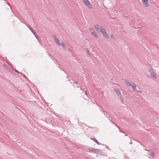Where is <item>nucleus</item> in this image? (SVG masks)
I'll return each instance as SVG.
<instances>
[{
  "label": "nucleus",
  "instance_id": "1",
  "mask_svg": "<svg viewBox=\"0 0 159 159\" xmlns=\"http://www.w3.org/2000/svg\"><path fill=\"white\" fill-rule=\"evenodd\" d=\"M53 36L55 41L58 46H60L61 45L63 49H66V44L65 43H60L59 40L57 38L56 35H54Z\"/></svg>",
  "mask_w": 159,
  "mask_h": 159
},
{
  "label": "nucleus",
  "instance_id": "2",
  "mask_svg": "<svg viewBox=\"0 0 159 159\" xmlns=\"http://www.w3.org/2000/svg\"><path fill=\"white\" fill-rule=\"evenodd\" d=\"M81 89L82 92V93H81L83 94V96H84V98L85 99H86L87 97H88V94L86 92L87 89L85 88L84 86H82L81 88Z\"/></svg>",
  "mask_w": 159,
  "mask_h": 159
},
{
  "label": "nucleus",
  "instance_id": "3",
  "mask_svg": "<svg viewBox=\"0 0 159 159\" xmlns=\"http://www.w3.org/2000/svg\"><path fill=\"white\" fill-rule=\"evenodd\" d=\"M84 3L86 5L87 7L89 9H92L93 8L92 5L90 3L88 0H82Z\"/></svg>",
  "mask_w": 159,
  "mask_h": 159
},
{
  "label": "nucleus",
  "instance_id": "4",
  "mask_svg": "<svg viewBox=\"0 0 159 159\" xmlns=\"http://www.w3.org/2000/svg\"><path fill=\"white\" fill-rule=\"evenodd\" d=\"M132 89L133 91H135L136 93H142V92L141 90H137L136 85L134 84H132Z\"/></svg>",
  "mask_w": 159,
  "mask_h": 159
},
{
  "label": "nucleus",
  "instance_id": "5",
  "mask_svg": "<svg viewBox=\"0 0 159 159\" xmlns=\"http://www.w3.org/2000/svg\"><path fill=\"white\" fill-rule=\"evenodd\" d=\"M149 72L151 73L150 75L155 79H157V77L156 75L154 74V72L153 69L151 68L149 70Z\"/></svg>",
  "mask_w": 159,
  "mask_h": 159
},
{
  "label": "nucleus",
  "instance_id": "6",
  "mask_svg": "<svg viewBox=\"0 0 159 159\" xmlns=\"http://www.w3.org/2000/svg\"><path fill=\"white\" fill-rule=\"evenodd\" d=\"M94 27L97 30L100 32L102 30H101L103 28L102 26L98 24L95 25Z\"/></svg>",
  "mask_w": 159,
  "mask_h": 159
},
{
  "label": "nucleus",
  "instance_id": "7",
  "mask_svg": "<svg viewBox=\"0 0 159 159\" xmlns=\"http://www.w3.org/2000/svg\"><path fill=\"white\" fill-rule=\"evenodd\" d=\"M115 92L116 93L118 97H120L122 96L121 92L119 89L117 88H116L114 90Z\"/></svg>",
  "mask_w": 159,
  "mask_h": 159
},
{
  "label": "nucleus",
  "instance_id": "8",
  "mask_svg": "<svg viewBox=\"0 0 159 159\" xmlns=\"http://www.w3.org/2000/svg\"><path fill=\"white\" fill-rule=\"evenodd\" d=\"M89 150L93 152L94 153H98L99 152V151H100V149H96L93 148H90Z\"/></svg>",
  "mask_w": 159,
  "mask_h": 159
},
{
  "label": "nucleus",
  "instance_id": "9",
  "mask_svg": "<svg viewBox=\"0 0 159 159\" xmlns=\"http://www.w3.org/2000/svg\"><path fill=\"white\" fill-rule=\"evenodd\" d=\"M146 151H148L150 152L149 155H151L152 157H155V154L154 152L152 150H147L146 149H144Z\"/></svg>",
  "mask_w": 159,
  "mask_h": 159
},
{
  "label": "nucleus",
  "instance_id": "10",
  "mask_svg": "<svg viewBox=\"0 0 159 159\" xmlns=\"http://www.w3.org/2000/svg\"><path fill=\"white\" fill-rule=\"evenodd\" d=\"M142 2L145 7H148L149 6L148 0H142Z\"/></svg>",
  "mask_w": 159,
  "mask_h": 159
},
{
  "label": "nucleus",
  "instance_id": "11",
  "mask_svg": "<svg viewBox=\"0 0 159 159\" xmlns=\"http://www.w3.org/2000/svg\"><path fill=\"white\" fill-rule=\"evenodd\" d=\"M91 140H93L95 143H96L98 145H100L101 144L96 139V138H91L90 139Z\"/></svg>",
  "mask_w": 159,
  "mask_h": 159
},
{
  "label": "nucleus",
  "instance_id": "12",
  "mask_svg": "<svg viewBox=\"0 0 159 159\" xmlns=\"http://www.w3.org/2000/svg\"><path fill=\"white\" fill-rule=\"evenodd\" d=\"M27 26L29 28V29L31 30V32L33 33L34 35H35V32L34 31L33 29L31 27V26L29 25H27Z\"/></svg>",
  "mask_w": 159,
  "mask_h": 159
},
{
  "label": "nucleus",
  "instance_id": "13",
  "mask_svg": "<svg viewBox=\"0 0 159 159\" xmlns=\"http://www.w3.org/2000/svg\"><path fill=\"white\" fill-rule=\"evenodd\" d=\"M86 53H87L89 55L92 56V54L89 51V50L88 48H86Z\"/></svg>",
  "mask_w": 159,
  "mask_h": 159
},
{
  "label": "nucleus",
  "instance_id": "14",
  "mask_svg": "<svg viewBox=\"0 0 159 159\" xmlns=\"http://www.w3.org/2000/svg\"><path fill=\"white\" fill-rule=\"evenodd\" d=\"M101 30H101L100 32H101L102 34L103 35L106 32V30L105 28H103Z\"/></svg>",
  "mask_w": 159,
  "mask_h": 159
},
{
  "label": "nucleus",
  "instance_id": "15",
  "mask_svg": "<svg viewBox=\"0 0 159 159\" xmlns=\"http://www.w3.org/2000/svg\"><path fill=\"white\" fill-rule=\"evenodd\" d=\"M91 34L94 37L97 38L98 36L97 34L96 33V32H92V33Z\"/></svg>",
  "mask_w": 159,
  "mask_h": 159
},
{
  "label": "nucleus",
  "instance_id": "16",
  "mask_svg": "<svg viewBox=\"0 0 159 159\" xmlns=\"http://www.w3.org/2000/svg\"><path fill=\"white\" fill-rule=\"evenodd\" d=\"M103 35L105 37H106L107 39H109V36L108 35L107 33V32H106L104 34H103Z\"/></svg>",
  "mask_w": 159,
  "mask_h": 159
},
{
  "label": "nucleus",
  "instance_id": "17",
  "mask_svg": "<svg viewBox=\"0 0 159 159\" xmlns=\"http://www.w3.org/2000/svg\"><path fill=\"white\" fill-rule=\"evenodd\" d=\"M119 97L120 99L121 100V102L123 103H124V99H123V97H122V96H120Z\"/></svg>",
  "mask_w": 159,
  "mask_h": 159
},
{
  "label": "nucleus",
  "instance_id": "18",
  "mask_svg": "<svg viewBox=\"0 0 159 159\" xmlns=\"http://www.w3.org/2000/svg\"><path fill=\"white\" fill-rule=\"evenodd\" d=\"M89 30L90 32L91 33V34H92V32H94V30L92 28H89Z\"/></svg>",
  "mask_w": 159,
  "mask_h": 159
},
{
  "label": "nucleus",
  "instance_id": "19",
  "mask_svg": "<svg viewBox=\"0 0 159 159\" xmlns=\"http://www.w3.org/2000/svg\"><path fill=\"white\" fill-rule=\"evenodd\" d=\"M125 83L127 85H128V84L129 83V82L128 80H125Z\"/></svg>",
  "mask_w": 159,
  "mask_h": 159
},
{
  "label": "nucleus",
  "instance_id": "20",
  "mask_svg": "<svg viewBox=\"0 0 159 159\" xmlns=\"http://www.w3.org/2000/svg\"><path fill=\"white\" fill-rule=\"evenodd\" d=\"M132 84H133V83H132V82H129V84H128V85H129V86H132Z\"/></svg>",
  "mask_w": 159,
  "mask_h": 159
},
{
  "label": "nucleus",
  "instance_id": "21",
  "mask_svg": "<svg viewBox=\"0 0 159 159\" xmlns=\"http://www.w3.org/2000/svg\"><path fill=\"white\" fill-rule=\"evenodd\" d=\"M35 35H35V37L37 38V39L38 40L39 39H38V35H37V34L36 33H35Z\"/></svg>",
  "mask_w": 159,
  "mask_h": 159
},
{
  "label": "nucleus",
  "instance_id": "22",
  "mask_svg": "<svg viewBox=\"0 0 159 159\" xmlns=\"http://www.w3.org/2000/svg\"><path fill=\"white\" fill-rule=\"evenodd\" d=\"M103 112H104V115H106L107 114V112L106 111H103Z\"/></svg>",
  "mask_w": 159,
  "mask_h": 159
},
{
  "label": "nucleus",
  "instance_id": "23",
  "mask_svg": "<svg viewBox=\"0 0 159 159\" xmlns=\"http://www.w3.org/2000/svg\"><path fill=\"white\" fill-rule=\"evenodd\" d=\"M15 71H16V72L17 73H19V72L18 71H17L16 70H16H15Z\"/></svg>",
  "mask_w": 159,
  "mask_h": 159
},
{
  "label": "nucleus",
  "instance_id": "24",
  "mask_svg": "<svg viewBox=\"0 0 159 159\" xmlns=\"http://www.w3.org/2000/svg\"><path fill=\"white\" fill-rule=\"evenodd\" d=\"M98 153H102V151L100 150V151H99V152H98Z\"/></svg>",
  "mask_w": 159,
  "mask_h": 159
},
{
  "label": "nucleus",
  "instance_id": "25",
  "mask_svg": "<svg viewBox=\"0 0 159 159\" xmlns=\"http://www.w3.org/2000/svg\"><path fill=\"white\" fill-rule=\"evenodd\" d=\"M130 144H132V141H131L130 143H129Z\"/></svg>",
  "mask_w": 159,
  "mask_h": 159
},
{
  "label": "nucleus",
  "instance_id": "26",
  "mask_svg": "<svg viewBox=\"0 0 159 159\" xmlns=\"http://www.w3.org/2000/svg\"><path fill=\"white\" fill-rule=\"evenodd\" d=\"M111 38H114V37H113V36L111 35Z\"/></svg>",
  "mask_w": 159,
  "mask_h": 159
},
{
  "label": "nucleus",
  "instance_id": "27",
  "mask_svg": "<svg viewBox=\"0 0 159 159\" xmlns=\"http://www.w3.org/2000/svg\"><path fill=\"white\" fill-rule=\"evenodd\" d=\"M106 148H107V149H108V148H109V147H108V146H106Z\"/></svg>",
  "mask_w": 159,
  "mask_h": 159
},
{
  "label": "nucleus",
  "instance_id": "28",
  "mask_svg": "<svg viewBox=\"0 0 159 159\" xmlns=\"http://www.w3.org/2000/svg\"><path fill=\"white\" fill-rule=\"evenodd\" d=\"M77 82H75L74 83H75V84H77Z\"/></svg>",
  "mask_w": 159,
  "mask_h": 159
},
{
  "label": "nucleus",
  "instance_id": "29",
  "mask_svg": "<svg viewBox=\"0 0 159 159\" xmlns=\"http://www.w3.org/2000/svg\"><path fill=\"white\" fill-rule=\"evenodd\" d=\"M115 125H116L118 128L119 129V127H118V126L116 124H115Z\"/></svg>",
  "mask_w": 159,
  "mask_h": 159
},
{
  "label": "nucleus",
  "instance_id": "30",
  "mask_svg": "<svg viewBox=\"0 0 159 159\" xmlns=\"http://www.w3.org/2000/svg\"><path fill=\"white\" fill-rule=\"evenodd\" d=\"M49 56L50 57H51V55H50V54H49Z\"/></svg>",
  "mask_w": 159,
  "mask_h": 159
},
{
  "label": "nucleus",
  "instance_id": "31",
  "mask_svg": "<svg viewBox=\"0 0 159 159\" xmlns=\"http://www.w3.org/2000/svg\"><path fill=\"white\" fill-rule=\"evenodd\" d=\"M125 136H128V135H127V134H126V135H125Z\"/></svg>",
  "mask_w": 159,
  "mask_h": 159
},
{
  "label": "nucleus",
  "instance_id": "32",
  "mask_svg": "<svg viewBox=\"0 0 159 159\" xmlns=\"http://www.w3.org/2000/svg\"><path fill=\"white\" fill-rule=\"evenodd\" d=\"M8 5H9V6L10 7H11V6H10V5H9V3H8Z\"/></svg>",
  "mask_w": 159,
  "mask_h": 159
},
{
  "label": "nucleus",
  "instance_id": "33",
  "mask_svg": "<svg viewBox=\"0 0 159 159\" xmlns=\"http://www.w3.org/2000/svg\"><path fill=\"white\" fill-rule=\"evenodd\" d=\"M149 65L151 67V65Z\"/></svg>",
  "mask_w": 159,
  "mask_h": 159
},
{
  "label": "nucleus",
  "instance_id": "34",
  "mask_svg": "<svg viewBox=\"0 0 159 159\" xmlns=\"http://www.w3.org/2000/svg\"><path fill=\"white\" fill-rule=\"evenodd\" d=\"M130 139H132V138H131V137H130Z\"/></svg>",
  "mask_w": 159,
  "mask_h": 159
},
{
  "label": "nucleus",
  "instance_id": "35",
  "mask_svg": "<svg viewBox=\"0 0 159 159\" xmlns=\"http://www.w3.org/2000/svg\"><path fill=\"white\" fill-rule=\"evenodd\" d=\"M158 3H159V0H158Z\"/></svg>",
  "mask_w": 159,
  "mask_h": 159
},
{
  "label": "nucleus",
  "instance_id": "36",
  "mask_svg": "<svg viewBox=\"0 0 159 159\" xmlns=\"http://www.w3.org/2000/svg\"><path fill=\"white\" fill-rule=\"evenodd\" d=\"M6 66V65H4V66Z\"/></svg>",
  "mask_w": 159,
  "mask_h": 159
},
{
  "label": "nucleus",
  "instance_id": "37",
  "mask_svg": "<svg viewBox=\"0 0 159 159\" xmlns=\"http://www.w3.org/2000/svg\"><path fill=\"white\" fill-rule=\"evenodd\" d=\"M6 66V65H4V66Z\"/></svg>",
  "mask_w": 159,
  "mask_h": 159
}]
</instances>
